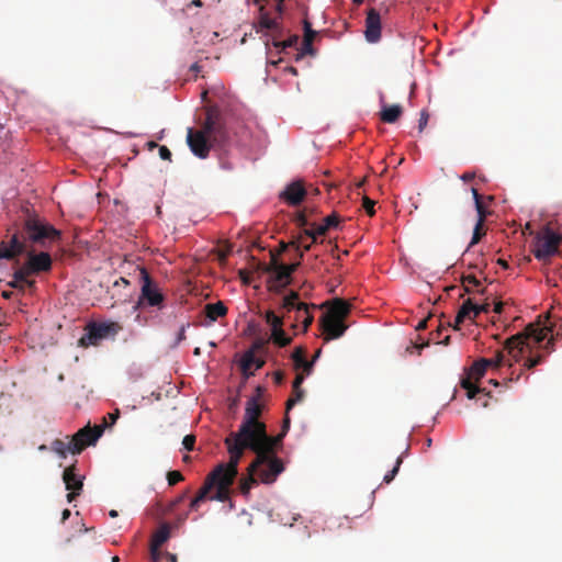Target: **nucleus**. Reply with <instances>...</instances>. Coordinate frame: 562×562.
I'll return each mask as SVG.
<instances>
[{
	"mask_svg": "<svg viewBox=\"0 0 562 562\" xmlns=\"http://www.w3.org/2000/svg\"><path fill=\"white\" fill-rule=\"evenodd\" d=\"M265 387L258 385L255 394L246 402L245 413L241 423L236 431H232L225 438V446L229 457H243L246 448L271 447L274 439L266 437V424L260 420L263 404L261 397Z\"/></svg>",
	"mask_w": 562,
	"mask_h": 562,
	"instance_id": "nucleus-1",
	"label": "nucleus"
},
{
	"mask_svg": "<svg viewBox=\"0 0 562 562\" xmlns=\"http://www.w3.org/2000/svg\"><path fill=\"white\" fill-rule=\"evenodd\" d=\"M0 259L13 261V266L19 267L20 277L27 274L31 278L53 268V259L47 251L37 252L20 236H10L0 243Z\"/></svg>",
	"mask_w": 562,
	"mask_h": 562,
	"instance_id": "nucleus-2",
	"label": "nucleus"
},
{
	"mask_svg": "<svg viewBox=\"0 0 562 562\" xmlns=\"http://www.w3.org/2000/svg\"><path fill=\"white\" fill-rule=\"evenodd\" d=\"M240 459H229L227 463H218L205 477L203 485L190 503V509L198 510L200 503L206 498L227 502L231 498V486L238 474Z\"/></svg>",
	"mask_w": 562,
	"mask_h": 562,
	"instance_id": "nucleus-3",
	"label": "nucleus"
},
{
	"mask_svg": "<svg viewBox=\"0 0 562 562\" xmlns=\"http://www.w3.org/2000/svg\"><path fill=\"white\" fill-rule=\"evenodd\" d=\"M284 471L282 459H254L238 481L239 493L248 497L254 486L259 483L271 484Z\"/></svg>",
	"mask_w": 562,
	"mask_h": 562,
	"instance_id": "nucleus-4",
	"label": "nucleus"
},
{
	"mask_svg": "<svg viewBox=\"0 0 562 562\" xmlns=\"http://www.w3.org/2000/svg\"><path fill=\"white\" fill-rule=\"evenodd\" d=\"M551 331V326L541 327L539 324L527 325L524 331L513 335L505 340L507 355L514 362L521 361L527 352L532 353L533 348L540 346Z\"/></svg>",
	"mask_w": 562,
	"mask_h": 562,
	"instance_id": "nucleus-5",
	"label": "nucleus"
},
{
	"mask_svg": "<svg viewBox=\"0 0 562 562\" xmlns=\"http://www.w3.org/2000/svg\"><path fill=\"white\" fill-rule=\"evenodd\" d=\"M101 436L102 429L88 423L71 437L66 436L65 439H55L50 449L59 457H66L67 453L80 454L88 447H94Z\"/></svg>",
	"mask_w": 562,
	"mask_h": 562,
	"instance_id": "nucleus-6",
	"label": "nucleus"
},
{
	"mask_svg": "<svg viewBox=\"0 0 562 562\" xmlns=\"http://www.w3.org/2000/svg\"><path fill=\"white\" fill-rule=\"evenodd\" d=\"M11 236H20L34 248L36 246L46 248L52 243L58 240L61 233L38 216H30L24 221L23 228L13 233Z\"/></svg>",
	"mask_w": 562,
	"mask_h": 562,
	"instance_id": "nucleus-7",
	"label": "nucleus"
},
{
	"mask_svg": "<svg viewBox=\"0 0 562 562\" xmlns=\"http://www.w3.org/2000/svg\"><path fill=\"white\" fill-rule=\"evenodd\" d=\"M137 270L139 271L142 286L134 308L156 307L157 310H162L166 297L158 283L150 277L146 268L137 267Z\"/></svg>",
	"mask_w": 562,
	"mask_h": 562,
	"instance_id": "nucleus-8",
	"label": "nucleus"
},
{
	"mask_svg": "<svg viewBox=\"0 0 562 562\" xmlns=\"http://www.w3.org/2000/svg\"><path fill=\"white\" fill-rule=\"evenodd\" d=\"M202 127L205 130L213 143L223 145L227 142L228 132L226 130L222 112L217 106H210L206 109V117Z\"/></svg>",
	"mask_w": 562,
	"mask_h": 562,
	"instance_id": "nucleus-9",
	"label": "nucleus"
},
{
	"mask_svg": "<svg viewBox=\"0 0 562 562\" xmlns=\"http://www.w3.org/2000/svg\"><path fill=\"white\" fill-rule=\"evenodd\" d=\"M299 266L300 262L291 265L278 263L273 258L272 262L265 268V271L272 273L268 281L269 290L280 293L286 285L291 283V276Z\"/></svg>",
	"mask_w": 562,
	"mask_h": 562,
	"instance_id": "nucleus-10",
	"label": "nucleus"
},
{
	"mask_svg": "<svg viewBox=\"0 0 562 562\" xmlns=\"http://www.w3.org/2000/svg\"><path fill=\"white\" fill-rule=\"evenodd\" d=\"M561 236L547 226L536 237L533 255L539 260H548L558 252Z\"/></svg>",
	"mask_w": 562,
	"mask_h": 562,
	"instance_id": "nucleus-11",
	"label": "nucleus"
},
{
	"mask_svg": "<svg viewBox=\"0 0 562 562\" xmlns=\"http://www.w3.org/2000/svg\"><path fill=\"white\" fill-rule=\"evenodd\" d=\"M117 324L115 323H93L87 327V333L80 338L81 346H95L100 340L108 338L110 335L117 333Z\"/></svg>",
	"mask_w": 562,
	"mask_h": 562,
	"instance_id": "nucleus-12",
	"label": "nucleus"
},
{
	"mask_svg": "<svg viewBox=\"0 0 562 562\" xmlns=\"http://www.w3.org/2000/svg\"><path fill=\"white\" fill-rule=\"evenodd\" d=\"M187 143L191 151L199 158H206L211 149V138L209 137L205 130L188 128Z\"/></svg>",
	"mask_w": 562,
	"mask_h": 562,
	"instance_id": "nucleus-13",
	"label": "nucleus"
},
{
	"mask_svg": "<svg viewBox=\"0 0 562 562\" xmlns=\"http://www.w3.org/2000/svg\"><path fill=\"white\" fill-rule=\"evenodd\" d=\"M289 413V411H286ZM290 428V418L288 414L283 419L282 430L278 435H269L266 430V437L268 439H274L276 442L271 445V447H260V448H246V451H250L255 453V457H277V454L281 451L283 446V438Z\"/></svg>",
	"mask_w": 562,
	"mask_h": 562,
	"instance_id": "nucleus-14",
	"label": "nucleus"
},
{
	"mask_svg": "<svg viewBox=\"0 0 562 562\" xmlns=\"http://www.w3.org/2000/svg\"><path fill=\"white\" fill-rule=\"evenodd\" d=\"M486 369L480 366L476 360L470 368L468 375L461 380V387L467 391L469 398H474L477 394L484 393L485 396H490V393H485V389L476 385V382L485 374Z\"/></svg>",
	"mask_w": 562,
	"mask_h": 562,
	"instance_id": "nucleus-15",
	"label": "nucleus"
},
{
	"mask_svg": "<svg viewBox=\"0 0 562 562\" xmlns=\"http://www.w3.org/2000/svg\"><path fill=\"white\" fill-rule=\"evenodd\" d=\"M85 474L80 473L76 463L66 467L63 473V480L66 488L70 491L67 494L68 502H72L79 495L83 486Z\"/></svg>",
	"mask_w": 562,
	"mask_h": 562,
	"instance_id": "nucleus-16",
	"label": "nucleus"
},
{
	"mask_svg": "<svg viewBox=\"0 0 562 562\" xmlns=\"http://www.w3.org/2000/svg\"><path fill=\"white\" fill-rule=\"evenodd\" d=\"M321 328L324 334V340L327 342L333 339L340 338L346 329L347 325L341 319L334 318L328 315H323L319 319Z\"/></svg>",
	"mask_w": 562,
	"mask_h": 562,
	"instance_id": "nucleus-17",
	"label": "nucleus"
},
{
	"mask_svg": "<svg viewBox=\"0 0 562 562\" xmlns=\"http://www.w3.org/2000/svg\"><path fill=\"white\" fill-rule=\"evenodd\" d=\"M364 37L369 43H376L381 38V15L375 8L367 12Z\"/></svg>",
	"mask_w": 562,
	"mask_h": 562,
	"instance_id": "nucleus-18",
	"label": "nucleus"
},
{
	"mask_svg": "<svg viewBox=\"0 0 562 562\" xmlns=\"http://www.w3.org/2000/svg\"><path fill=\"white\" fill-rule=\"evenodd\" d=\"M306 193L303 181L295 180L289 183L280 193V199L284 200L290 205L296 206L302 203Z\"/></svg>",
	"mask_w": 562,
	"mask_h": 562,
	"instance_id": "nucleus-19",
	"label": "nucleus"
},
{
	"mask_svg": "<svg viewBox=\"0 0 562 562\" xmlns=\"http://www.w3.org/2000/svg\"><path fill=\"white\" fill-rule=\"evenodd\" d=\"M170 536V529L168 525H162L154 533L150 542V557L153 562H160L162 559V551L160 547L168 540Z\"/></svg>",
	"mask_w": 562,
	"mask_h": 562,
	"instance_id": "nucleus-20",
	"label": "nucleus"
},
{
	"mask_svg": "<svg viewBox=\"0 0 562 562\" xmlns=\"http://www.w3.org/2000/svg\"><path fill=\"white\" fill-rule=\"evenodd\" d=\"M513 360L508 355L507 350L505 349V346L503 349L497 350L495 352V356L493 358H481L479 359L480 366L484 367L486 370L487 368H499L504 364H508V367H512L513 363L510 362Z\"/></svg>",
	"mask_w": 562,
	"mask_h": 562,
	"instance_id": "nucleus-21",
	"label": "nucleus"
},
{
	"mask_svg": "<svg viewBox=\"0 0 562 562\" xmlns=\"http://www.w3.org/2000/svg\"><path fill=\"white\" fill-rule=\"evenodd\" d=\"M299 293L295 291H291L288 295L283 297L281 310L282 314L285 315L286 319L292 318V313H294L303 302L299 301Z\"/></svg>",
	"mask_w": 562,
	"mask_h": 562,
	"instance_id": "nucleus-22",
	"label": "nucleus"
},
{
	"mask_svg": "<svg viewBox=\"0 0 562 562\" xmlns=\"http://www.w3.org/2000/svg\"><path fill=\"white\" fill-rule=\"evenodd\" d=\"M350 312V304L344 300L336 299L325 315L345 321Z\"/></svg>",
	"mask_w": 562,
	"mask_h": 562,
	"instance_id": "nucleus-23",
	"label": "nucleus"
},
{
	"mask_svg": "<svg viewBox=\"0 0 562 562\" xmlns=\"http://www.w3.org/2000/svg\"><path fill=\"white\" fill-rule=\"evenodd\" d=\"M327 231L328 229L323 224H321V225L312 224V227L305 228L303 231V235L300 236V238L297 240L292 241L291 245L295 246L296 249H300V247L302 245L303 236L312 238V243H317V236L325 235L327 233Z\"/></svg>",
	"mask_w": 562,
	"mask_h": 562,
	"instance_id": "nucleus-24",
	"label": "nucleus"
},
{
	"mask_svg": "<svg viewBox=\"0 0 562 562\" xmlns=\"http://www.w3.org/2000/svg\"><path fill=\"white\" fill-rule=\"evenodd\" d=\"M403 108L400 104L384 105L380 112L382 122L392 124L395 123L402 115Z\"/></svg>",
	"mask_w": 562,
	"mask_h": 562,
	"instance_id": "nucleus-25",
	"label": "nucleus"
},
{
	"mask_svg": "<svg viewBox=\"0 0 562 562\" xmlns=\"http://www.w3.org/2000/svg\"><path fill=\"white\" fill-rule=\"evenodd\" d=\"M12 277H13V279L8 284L13 289L24 291V289L26 286L27 288L35 286V281L31 280L27 274H23L22 277H20L19 267H15V270H14Z\"/></svg>",
	"mask_w": 562,
	"mask_h": 562,
	"instance_id": "nucleus-26",
	"label": "nucleus"
},
{
	"mask_svg": "<svg viewBox=\"0 0 562 562\" xmlns=\"http://www.w3.org/2000/svg\"><path fill=\"white\" fill-rule=\"evenodd\" d=\"M204 310L206 317L211 321H216L218 317H223L227 314V307L221 301L206 304Z\"/></svg>",
	"mask_w": 562,
	"mask_h": 562,
	"instance_id": "nucleus-27",
	"label": "nucleus"
},
{
	"mask_svg": "<svg viewBox=\"0 0 562 562\" xmlns=\"http://www.w3.org/2000/svg\"><path fill=\"white\" fill-rule=\"evenodd\" d=\"M265 364V361L257 358L252 350L245 353L243 361H241V368L245 372L249 370H257L260 369Z\"/></svg>",
	"mask_w": 562,
	"mask_h": 562,
	"instance_id": "nucleus-28",
	"label": "nucleus"
},
{
	"mask_svg": "<svg viewBox=\"0 0 562 562\" xmlns=\"http://www.w3.org/2000/svg\"><path fill=\"white\" fill-rule=\"evenodd\" d=\"M480 280L476 279L475 276L469 274L462 277V285L465 293H480L484 294L485 289H480Z\"/></svg>",
	"mask_w": 562,
	"mask_h": 562,
	"instance_id": "nucleus-29",
	"label": "nucleus"
},
{
	"mask_svg": "<svg viewBox=\"0 0 562 562\" xmlns=\"http://www.w3.org/2000/svg\"><path fill=\"white\" fill-rule=\"evenodd\" d=\"M475 303L471 299H468L461 305L458 312V321L464 322L467 318L475 319Z\"/></svg>",
	"mask_w": 562,
	"mask_h": 562,
	"instance_id": "nucleus-30",
	"label": "nucleus"
},
{
	"mask_svg": "<svg viewBox=\"0 0 562 562\" xmlns=\"http://www.w3.org/2000/svg\"><path fill=\"white\" fill-rule=\"evenodd\" d=\"M270 339L276 346L280 348L290 345L292 341V337L286 335V333L283 330V327L271 330Z\"/></svg>",
	"mask_w": 562,
	"mask_h": 562,
	"instance_id": "nucleus-31",
	"label": "nucleus"
},
{
	"mask_svg": "<svg viewBox=\"0 0 562 562\" xmlns=\"http://www.w3.org/2000/svg\"><path fill=\"white\" fill-rule=\"evenodd\" d=\"M285 315H277L273 311L269 310L265 313V321L270 326V330L283 327Z\"/></svg>",
	"mask_w": 562,
	"mask_h": 562,
	"instance_id": "nucleus-32",
	"label": "nucleus"
},
{
	"mask_svg": "<svg viewBox=\"0 0 562 562\" xmlns=\"http://www.w3.org/2000/svg\"><path fill=\"white\" fill-rule=\"evenodd\" d=\"M119 416H120V411L116 408L114 412L109 413L105 416H103L100 424H95L93 426L95 428H101L102 434H103L106 428H111L116 423Z\"/></svg>",
	"mask_w": 562,
	"mask_h": 562,
	"instance_id": "nucleus-33",
	"label": "nucleus"
},
{
	"mask_svg": "<svg viewBox=\"0 0 562 562\" xmlns=\"http://www.w3.org/2000/svg\"><path fill=\"white\" fill-rule=\"evenodd\" d=\"M305 355H306V349L303 346H297L293 350V352L291 355V359L293 360L295 370H300L302 363H304L306 361Z\"/></svg>",
	"mask_w": 562,
	"mask_h": 562,
	"instance_id": "nucleus-34",
	"label": "nucleus"
},
{
	"mask_svg": "<svg viewBox=\"0 0 562 562\" xmlns=\"http://www.w3.org/2000/svg\"><path fill=\"white\" fill-rule=\"evenodd\" d=\"M300 313L302 314V326H303V331H306L307 328L312 325L313 323V315L308 312V305L307 304H302V307L300 308Z\"/></svg>",
	"mask_w": 562,
	"mask_h": 562,
	"instance_id": "nucleus-35",
	"label": "nucleus"
},
{
	"mask_svg": "<svg viewBox=\"0 0 562 562\" xmlns=\"http://www.w3.org/2000/svg\"><path fill=\"white\" fill-rule=\"evenodd\" d=\"M304 397V390L302 387L292 389V396L286 402V411H290L297 402Z\"/></svg>",
	"mask_w": 562,
	"mask_h": 562,
	"instance_id": "nucleus-36",
	"label": "nucleus"
},
{
	"mask_svg": "<svg viewBox=\"0 0 562 562\" xmlns=\"http://www.w3.org/2000/svg\"><path fill=\"white\" fill-rule=\"evenodd\" d=\"M196 437L193 434L187 435L182 439V449L180 452H191L194 450Z\"/></svg>",
	"mask_w": 562,
	"mask_h": 562,
	"instance_id": "nucleus-37",
	"label": "nucleus"
},
{
	"mask_svg": "<svg viewBox=\"0 0 562 562\" xmlns=\"http://www.w3.org/2000/svg\"><path fill=\"white\" fill-rule=\"evenodd\" d=\"M544 361V356L543 355H536V356H529L526 358L525 362H524V368L527 369V370H530L532 368H535L536 366L542 363Z\"/></svg>",
	"mask_w": 562,
	"mask_h": 562,
	"instance_id": "nucleus-38",
	"label": "nucleus"
},
{
	"mask_svg": "<svg viewBox=\"0 0 562 562\" xmlns=\"http://www.w3.org/2000/svg\"><path fill=\"white\" fill-rule=\"evenodd\" d=\"M484 235V223L476 222L470 246L477 244Z\"/></svg>",
	"mask_w": 562,
	"mask_h": 562,
	"instance_id": "nucleus-39",
	"label": "nucleus"
},
{
	"mask_svg": "<svg viewBox=\"0 0 562 562\" xmlns=\"http://www.w3.org/2000/svg\"><path fill=\"white\" fill-rule=\"evenodd\" d=\"M303 26H304L303 40L304 41L308 40V42H313L317 32L312 29V24L307 20H304Z\"/></svg>",
	"mask_w": 562,
	"mask_h": 562,
	"instance_id": "nucleus-40",
	"label": "nucleus"
},
{
	"mask_svg": "<svg viewBox=\"0 0 562 562\" xmlns=\"http://www.w3.org/2000/svg\"><path fill=\"white\" fill-rule=\"evenodd\" d=\"M167 480H168V484L170 486H173L176 485L177 483L183 481V475L181 474L180 471H177V470H172V471H169L167 473Z\"/></svg>",
	"mask_w": 562,
	"mask_h": 562,
	"instance_id": "nucleus-41",
	"label": "nucleus"
},
{
	"mask_svg": "<svg viewBox=\"0 0 562 562\" xmlns=\"http://www.w3.org/2000/svg\"><path fill=\"white\" fill-rule=\"evenodd\" d=\"M339 224V216L338 214L336 213H331L330 215L326 216L324 218V226L327 228V229H330V228H334V227H337Z\"/></svg>",
	"mask_w": 562,
	"mask_h": 562,
	"instance_id": "nucleus-42",
	"label": "nucleus"
},
{
	"mask_svg": "<svg viewBox=\"0 0 562 562\" xmlns=\"http://www.w3.org/2000/svg\"><path fill=\"white\" fill-rule=\"evenodd\" d=\"M374 204L375 202L367 195L362 198V206L369 216H373L375 214Z\"/></svg>",
	"mask_w": 562,
	"mask_h": 562,
	"instance_id": "nucleus-43",
	"label": "nucleus"
},
{
	"mask_svg": "<svg viewBox=\"0 0 562 562\" xmlns=\"http://www.w3.org/2000/svg\"><path fill=\"white\" fill-rule=\"evenodd\" d=\"M402 460L403 459H396V462H395V465L393 467V469L384 475V477H383L384 483L389 484L395 477V475L400 469V465L402 463Z\"/></svg>",
	"mask_w": 562,
	"mask_h": 562,
	"instance_id": "nucleus-44",
	"label": "nucleus"
},
{
	"mask_svg": "<svg viewBox=\"0 0 562 562\" xmlns=\"http://www.w3.org/2000/svg\"><path fill=\"white\" fill-rule=\"evenodd\" d=\"M315 50L313 48V42H308L307 41H304L302 42V48H301V53L297 54V58H301L303 55H314Z\"/></svg>",
	"mask_w": 562,
	"mask_h": 562,
	"instance_id": "nucleus-45",
	"label": "nucleus"
},
{
	"mask_svg": "<svg viewBox=\"0 0 562 562\" xmlns=\"http://www.w3.org/2000/svg\"><path fill=\"white\" fill-rule=\"evenodd\" d=\"M475 209H476L477 216H479L477 222L484 223L485 218L487 216V212L485 210V206H484L482 200L475 202Z\"/></svg>",
	"mask_w": 562,
	"mask_h": 562,
	"instance_id": "nucleus-46",
	"label": "nucleus"
},
{
	"mask_svg": "<svg viewBox=\"0 0 562 562\" xmlns=\"http://www.w3.org/2000/svg\"><path fill=\"white\" fill-rule=\"evenodd\" d=\"M260 26L266 30H272L277 27V22L268 16H262L260 19Z\"/></svg>",
	"mask_w": 562,
	"mask_h": 562,
	"instance_id": "nucleus-47",
	"label": "nucleus"
},
{
	"mask_svg": "<svg viewBox=\"0 0 562 562\" xmlns=\"http://www.w3.org/2000/svg\"><path fill=\"white\" fill-rule=\"evenodd\" d=\"M297 40H299V37L296 35H294L282 43H274V46L276 47L281 46L282 48L292 47V46L296 45Z\"/></svg>",
	"mask_w": 562,
	"mask_h": 562,
	"instance_id": "nucleus-48",
	"label": "nucleus"
},
{
	"mask_svg": "<svg viewBox=\"0 0 562 562\" xmlns=\"http://www.w3.org/2000/svg\"><path fill=\"white\" fill-rule=\"evenodd\" d=\"M428 120H429V114L426 110H423L420 112V119H419V123H418V130L419 132H423L424 128L427 126V123H428Z\"/></svg>",
	"mask_w": 562,
	"mask_h": 562,
	"instance_id": "nucleus-49",
	"label": "nucleus"
},
{
	"mask_svg": "<svg viewBox=\"0 0 562 562\" xmlns=\"http://www.w3.org/2000/svg\"><path fill=\"white\" fill-rule=\"evenodd\" d=\"M159 156L164 160L171 161V151L167 146H159Z\"/></svg>",
	"mask_w": 562,
	"mask_h": 562,
	"instance_id": "nucleus-50",
	"label": "nucleus"
},
{
	"mask_svg": "<svg viewBox=\"0 0 562 562\" xmlns=\"http://www.w3.org/2000/svg\"><path fill=\"white\" fill-rule=\"evenodd\" d=\"M475 317H477V315L480 313H488L490 311V304L488 303H483V304H475Z\"/></svg>",
	"mask_w": 562,
	"mask_h": 562,
	"instance_id": "nucleus-51",
	"label": "nucleus"
},
{
	"mask_svg": "<svg viewBox=\"0 0 562 562\" xmlns=\"http://www.w3.org/2000/svg\"><path fill=\"white\" fill-rule=\"evenodd\" d=\"M313 367H314V363L313 361H305L304 363H302L301 366V369H302V373L303 374H306V375H310L312 373V370H313Z\"/></svg>",
	"mask_w": 562,
	"mask_h": 562,
	"instance_id": "nucleus-52",
	"label": "nucleus"
},
{
	"mask_svg": "<svg viewBox=\"0 0 562 562\" xmlns=\"http://www.w3.org/2000/svg\"><path fill=\"white\" fill-rule=\"evenodd\" d=\"M188 326H189V324L182 325L180 327L178 335H177L176 345H179L181 341H183L186 339V328Z\"/></svg>",
	"mask_w": 562,
	"mask_h": 562,
	"instance_id": "nucleus-53",
	"label": "nucleus"
},
{
	"mask_svg": "<svg viewBox=\"0 0 562 562\" xmlns=\"http://www.w3.org/2000/svg\"><path fill=\"white\" fill-rule=\"evenodd\" d=\"M542 348L546 350L547 353L552 352L554 350V337L551 336Z\"/></svg>",
	"mask_w": 562,
	"mask_h": 562,
	"instance_id": "nucleus-54",
	"label": "nucleus"
},
{
	"mask_svg": "<svg viewBox=\"0 0 562 562\" xmlns=\"http://www.w3.org/2000/svg\"><path fill=\"white\" fill-rule=\"evenodd\" d=\"M301 307H302V305H301V306H299V308L294 312L293 323H292V327H293V328H297L299 323H301V322H302V314L300 313V308H301Z\"/></svg>",
	"mask_w": 562,
	"mask_h": 562,
	"instance_id": "nucleus-55",
	"label": "nucleus"
},
{
	"mask_svg": "<svg viewBox=\"0 0 562 562\" xmlns=\"http://www.w3.org/2000/svg\"><path fill=\"white\" fill-rule=\"evenodd\" d=\"M239 274V278L240 280L245 283V284H250L251 282V278H250V273L246 270H239L238 272Z\"/></svg>",
	"mask_w": 562,
	"mask_h": 562,
	"instance_id": "nucleus-56",
	"label": "nucleus"
},
{
	"mask_svg": "<svg viewBox=\"0 0 562 562\" xmlns=\"http://www.w3.org/2000/svg\"><path fill=\"white\" fill-rule=\"evenodd\" d=\"M273 381L276 384L280 385L284 380V373L280 370L274 371L272 374Z\"/></svg>",
	"mask_w": 562,
	"mask_h": 562,
	"instance_id": "nucleus-57",
	"label": "nucleus"
},
{
	"mask_svg": "<svg viewBox=\"0 0 562 562\" xmlns=\"http://www.w3.org/2000/svg\"><path fill=\"white\" fill-rule=\"evenodd\" d=\"M304 374L303 373H297L294 381H293V385H292V389H299L301 387L302 383L304 382Z\"/></svg>",
	"mask_w": 562,
	"mask_h": 562,
	"instance_id": "nucleus-58",
	"label": "nucleus"
},
{
	"mask_svg": "<svg viewBox=\"0 0 562 562\" xmlns=\"http://www.w3.org/2000/svg\"><path fill=\"white\" fill-rule=\"evenodd\" d=\"M160 562H177V555L169 552H162V559Z\"/></svg>",
	"mask_w": 562,
	"mask_h": 562,
	"instance_id": "nucleus-59",
	"label": "nucleus"
},
{
	"mask_svg": "<svg viewBox=\"0 0 562 562\" xmlns=\"http://www.w3.org/2000/svg\"><path fill=\"white\" fill-rule=\"evenodd\" d=\"M296 223L299 226H306L308 225L307 218L304 215V213H299L296 216Z\"/></svg>",
	"mask_w": 562,
	"mask_h": 562,
	"instance_id": "nucleus-60",
	"label": "nucleus"
},
{
	"mask_svg": "<svg viewBox=\"0 0 562 562\" xmlns=\"http://www.w3.org/2000/svg\"><path fill=\"white\" fill-rule=\"evenodd\" d=\"M265 345H266V341H265V340H262V339H258V340H256V341L252 344V351H254V350H260V349H262V348L265 347Z\"/></svg>",
	"mask_w": 562,
	"mask_h": 562,
	"instance_id": "nucleus-61",
	"label": "nucleus"
},
{
	"mask_svg": "<svg viewBox=\"0 0 562 562\" xmlns=\"http://www.w3.org/2000/svg\"><path fill=\"white\" fill-rule=\"evenodd\" d=\"M460 178H461V180H463L465 182L472 181L475 178V173L474 172H464Z\"/></svg>",
	"mask_w": 562,
	"mask_h": 562,
	"instance_id": "nucleus-62",
	"label": "nucleus"
},
{
	"mask_svg": "<svg viewBox=\"0 0 562 562\" xmlns=\"http://www.w3.org/2000/svg\"><path fill=\"white\" fill-rule=\"evenodd\" d=\"M471 192H472V195H473L474 202H476V201H481V200H482V196L480 195V193H479L477 189L472 188V189H471Z\"/></svg>",
	"mask_w": 562,
	"mask_h": 562,
	"instance_id": "nucleus-63",
	"label": "nucleus"
},
{
	"mask_svg": "<svg viewBox=\"0 0 562 562\" xmlns=\"http://www.w3.org/2000/svg\"><path fill=\"white\" fill-rule=\"evenodd\" d=\"M190 70L192 72H194L195 75H198L200 71H201V66L198 64V63H194L191 67H190Z\"/></svg>",
	"mask_w": 562,
	"mask_h": 562,
	"instance_id": "nucleus-64",
	"label": "nucleus"
}]
</instances>
